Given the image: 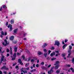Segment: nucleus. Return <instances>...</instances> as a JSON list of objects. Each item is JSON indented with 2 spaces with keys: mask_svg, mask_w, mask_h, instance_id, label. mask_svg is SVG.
<instances>
[{
  "mask_svg": "<svg viewBox=\"0 0 74 74\" xmlns=\"http://www.w3.org/2000/svg\"><path fill=\"white\" fill-rule=\"evenodd\" d=\"M67 45L66 44L64 45V46H63V49H64V48H65V47H67Z\"/></svg>",
  "mask_w": 74,
  "mask_h": 74,
  "instance_id": "nucleus-16",
  "label": "nucleus"
},
{
  "mask_svg": "<svg viewBox=\"0 0 74 74\" xmlns=\"http://www.w3.org/2000/svg\"><path fill=\"white\" fill-rule=\"evenodd\" d=\"M25 69L27 70H29V68L27 67V68H25Z\"/></svg>",
  "mask_w": 74,
  "mask_h": 74,
  "instance_id": "nucleus-38",
  "label": "nucleus"
},
{
  "mask_svg": "<svg viewBox=\"0 0 74 74\" xmlns=\"http://www.w3.org/2000/svg\"><path fill=\"white\" fill-rule=\"evenodd\" d=\"M69 49L70 50H71L72 49V46H69Z\"/></svg>",
  "mask_w": 74,
  "mask_h": 74,
  "instance_id": "nucleus-26",
  "label": "nucleus"
},
{
  "mask_svg": "<svg viewBox=\"0 0 74 74\" xmlns=\"http://www.w3.org/2000/svg\"><path fill=\"white\" fill-rule=\"evenodd\" d=\"M5 70H9L8 68H6V66H5Z\"/></svg>",
  "mask_w": 74,
  "mask_h": 74,
  "instance_id": "nucleus-56",
  "label": "nucleus"
},
{
  "mask_svg": "<svg viewBox=\"0 0 74 74\" xmlns=\"http://www.w3.org/2000/svg\"><path fill=\"white\" fill-rule=\"evenodd\" d=\"M10 25H11L10 24H9L8 25V28H10Z\"/></svg>",
  "mask_w": 74,
  "mask_h": 74,
  "instance_id": "nucleus-45",
  "label": "nucleus"
},
{
  "mask_svg": "<svg viewBox=\"0 0 74 74\" xmlns=\"http://www.w3.org/2000/svg\"><path fill=\"white\" fill-rule=\"evenodd\" d=\"M2 73H3V72H2V71H0V74H2Z\"/></svg>",
  "mask_w": 74,
  "mask_h": 74,
  "instance_id": "nucleus-60",
  "label": "nucleus"
},
{
  "mask_svg": "<svg viewBox=\"0 0 74 74\" xmlns=\"http://www.w3.org/2000/svg\"><path fill=\"white\" fill-rule=\"evenodd\" d=\"M41 64L44 65V62H42L41 63Z\"/></svg>",
  "mask_w": 74,
  "mask_h": 74,
  "instance_id": "nucleus-49",
  "label": "nucleus"
},
{
  "mask_svg": "<svg viewBox=\"0 0 74 74\" xmlns=\"http://www.w3.org/2000/svg\"><path fill=\"white\" fill-rule=\"evenodd\" d=\"M67 66L68 67H70V64H67Z\"/></svg>",
  "mask_w": 74,
  "mask_h": 74,
  "instance_id": "nucleus-55",
  "label": "nucleus"
},
{
  "mask_svg": "<svg viewBox=\"0 0 74 74\" xmlns=\"http://www.w3.org/2000/svg\"><path fill=\"white\" fill-rule=\"evenodd\" d=\"M70 69H71V71H72V72H74V69H73L72 68H70Z\"/></svg>",
  "mask_w": 74,
  "mask_h": 74,
  "instance_id": "nucleus-27",
  "label": "nucleus"
},
{
  "mask_svg": "<svg viewBox=\"0 0 74 74\" xmlns=\"http://www.w3.org/2000/svg\"><path fill=\"white\" fill-rule=\"evenodd\" d=\"M12 48L10 47V54L11 55H12Z\"/></svg>",
  "mask_w": 74,
  "mask_h": 74,
  "instance_id": "nucleus-20",
  "label": "nucleus"
},
{
  "mask_svg": "<svg viewBox=\"0 0 74 74\" xmlns=\"http://www.w3.org/2000/svg\"><path fill=\"white\" fill-rule=\"evenodd\" d=\"M6 66H3L1 68V70H3V69H5Z\"/></svg>",
  "mask_w": 74,
  "mask_h": 74,
  "instance_id": "nucleus-15",
  "label": "nucleus"
},
{
  "mask_svg": "<svg viewBox=\"0 0 74 74\" xmlns=\"http://www.w3.org/2000/svg\"><path fill=\"white\" fill-rule=\"evenodd\" d=\"M15 58L16 57H14V58H12V60H15Z\"/></svg>",
  "mask_w": 74,
  "mask_h": 74,
  "instance_id": "nucleus-33",
  "label": "nucleus"
},
{
  "mask_svg": "<svg viewBox=\"0 0 74 74\" xmlns=\"http://www.w3.org/2000/svg\"><path fill=\"white\" fill-rule=\"evenodd\" d=\"M55 56V52H53V53H51V54H50V56H51V57H53V56Z\"/></svg>",
  "mask_w": 74,
  "mask_h": 74,
  "instance_id": "nucleus-10",
  "label": "nucleus"
},
{
  "mask_svg": "<svg viewBox=\"0 0 74 74\" xmlns=\"http://www.w3.org/2000/svg\"><path fill=\"white\" fill-rule=\"evenodd\" d=\"M17 55H18V56H19V55H21V54H20V53H17Z\"/></svg>",
  "mask_w": 74,
  "mask_h": 74,
  "instance_id": "nucleus-37",
  "label": "nucleus"
},
{
  "mask_svg": "<svg viewBox=\"0 0 74 74\" xmlns=\"http://www.w3.org/2000/svg\"><path fill=\"white\" fill-rule=\"evenodd\" d=\"M10 32H11V30H12V25H10Z\"/></svg>",
  "mask_w": 74,
  "mask_h": 74,
  "instance_id": "nucleus-21",
  "label": "nucleus"
},
{
  "mask_svg": "<svg viewBox=\"0 0 74 74\" xmlns=\"http://www.w3.org/2000/svg\"><path fill=\"white\" fill-rule=\"evenodd\" d=\"M10 56V54H9V53H7V57H8V56Z\"/></svg>",
  "mask_w": 74,
  "mask_h": 74,
  "instance_id": "nucleus-52",
  "label": "nucleus"
},
{
  "mask_svg": "<svg viewBox=\"0 0 74 74\" xmlns=\"http://www.w3.org/2000/svg\"><path fill=\"white\" fill-rule=\"evenodd\" d=\"M53 68H54V66H53V67H51L50 70V71L53 73Z\"/></svg>",
  "mask_w": 74,
  "mask_h": 74,
  "instance_id": "nucleus-14",
  "label": "nucleus"
},
{
  "mask_svg": "<svg viewBox=\"0 0 74 74\" xmlns=\"http://www.w3.org/2000/svg\"><path fill=\"white\" fill-rule=\"evenodd\" d=\"M34 60H35V59H32L31 60V62H34Z\"/></svg>",
  "mask_w": 74,
  "mask_h": 74,
  "instance_id": "nucleus-23",
  "label": "nucleus"
},
{
  "mask_svg": "<svg viewBox=\"0 0 74 74\" xmlns=\"http://www.w3.org/2000/svg\"><path fill=\"white\" fill-rule=\"evenodd\" d=\"M56 53H59V51H56Z\"/></svg>",
  "mask_w": 74,
  "mask_h": 74,
  "instance_id": "nucleus-59",
  "label": "nucleus"
},
{
  "mask_svg": "<svg viewBox=\"0 0 74 74\" xmlns=\"http://www.w3.org/2000/svg\"><path fill=\"white\" fill-rule=\"evenodd\" d=\"M33 67H35V64H33Z\"/></svg>",
  "mask_w": 74,
  "mask_h": 74,
  "instance_id": "nucleus-57",
  "label": "nucleus"
},
{
  "mask_svg": "<svg viewBox=\"0 0 74 74\" xmlns=\"http://www.w3.org/2000/svg\"><path fill=\"white\" fill-rule=\"evenodd\" d=\"M31 59V58H30L29 57L28 58V62H30V59Z\"/></svg>",
  "mask_w": 74,
  "mask_h": 74,
  "instance_id": "nucleus-40",
  "label": "nucleus"
},
{
  "mask_svg": "<svg viewBox=\"0 0 74 74\" xmlns=\"http://www.w3.org/2000/svg\"><path fill=\"white\" fill-rule=\"evenodd\" d=\"M51 66V64H49L48 66L47 67L48 68H49Z\"/></svg>",
  "mask_w": 74,
  "mask_h": 74,
  "instance_id": "nucleus-39",
  "label": "nucleus"
},
{
  "mask_svg": "<svg viewBox=\"0 0 74 74\" xmlns=\"http://www.w3.org/2000/svg\"><path fill=\"white\" fill-rule=\"evenodd\" d=\"M4 58V56H3L1 58V62H0V64L1 63H2V61H3V62H5L6 61V59L5 58Z\"/></svg>",
  "mask_w": 74,
  "mask_h": 74,
  "instance_id": "nucleus-1",
  "label": "nucleus"
},
{
  "mask_svg": "<svg viewBox=\"0 0 74 74\" xmlns=\"http://www.w3.org/2000/svg\"><path fill=\"white\" fill-rule=\"evenodd\" d=\"M2 30H3V29L2 28H0V31H1Z\"/></svg>",
  "mask_w": 74,
  "mask_h": 74,
  "instance_id": "nucleus-58",
  "label": "nucleus"
},
{
  "mask_svg": "<svg viewBox=\"0 0 74 74\" xmlns=\"http://www.w3.org/2000/svg\"><path fill=\"white\" fill-rule=\"evenodd\" d=\"M27 53H28V54H29L30 53V52H29V51L28 50H27Z\"/></svg>",
  "mask_w": 74,
  "mask_h": 74,
  "instance_id": "nucleus-36",
  "label": "nucleus"
},
{
  "mask_svg": "<svg viewBox=\"0 0 74 74\" xmlns=\"http://www.w3.org/2000/svg\"><path fill=\"white\" fill-rule=\"evenodd\" d=\"M51 72H51V71H50V70L49 71H48V74H51Z\"/></svg>",
  "mask_w": 74,
  "mask_h": 74,
  "instance_id": "nucleus-28",
  "label": "nucleus"
},
{
  "mask_svg": "<svg viewBox=\"0 0 74 74\" xmlns=\"http://www.w3.org/2000/svg\"><path fill=\"white\" fill-rule=\"evenodd\" d=\"M60 70H58L56 71V73H57V74H59V73H60Z\"/></svg>",
  "mask_w": 74,
  "mask_h": 74,
  "instance_id": "nucleus-18",
  "label": "nucleus"
},
{
  "mask_svg": "<svg viewBox=\"0 0 74 74\" xmlns=\"http://www.w3.org/2000/svg\"><path fill=\"white\" fill-rule=\"evenodd\" d=\"M62 56L63 57H64V56H66V54L65 53H64L62 54Z\"/></svg>",
  "mask_w": 74,
  "mask_h": 74,
  "instance_id": "nucleus-25",
  "label": "nucleus"
},
{
  "mask_svg": "<svg viewBox=\"0 0 74 74\" xmlns=\"http://www.w3.org/2000/svg\"><path fill=\"white\" fill-rule=\"evenodd\" d=\"M1 33L2 36L4 35V33L3 32V31H2L1 32Z\"/></svg>",
  "mask_w": 74,
  "mask_h": 74,
  "instance_id": "nucleus-22",
  "label": "nucleus"
},
{
  "mask_svg": "<svg viewBox=\"0 0 74 74\" xmlns=\"http://www.w3.org/2000/svg\"><path fill=\"white\" fill-rule=\"evenodd\" d=\"M71 55V53H69L68 54V56H67V58H69V57H70V56Z\"/></svg>",
  "mask_w": 74,
  "mask_h": 74,
  "instance_id": "nucleus-30",
  "label": "nucleus"
},
{
  "mask_svg": "<svg viewBox=\"0 0 74 74\" xmlns=\"http://www.w3.org/2000/svg\"><path fill=\"white\" fill-rule=\"evenodd\" d=\"M10 22L11 24H13L14 23V21L13 19H12L10 21Z\"/></svg>",
  "mask_w": 74,
  "mask_h": 74,
  "instance_id": "nucleus-13",
  "label": "nucleus"
},
{
  "mask_svg": "<svg viewBox=\"0 0 74 74\" xmlns=\"http://www.w3.org/2000/svg\"><path fill=\"white\" fill-rule=\"evenodd\" d=\"M47 53H45L44 54V56L45 58L47 57Z\"/></svg>",
  "mask_w": 74,
  "mask_h": 74,
  "instance_id": "nucleus-19",
  "label": "nucleus"
},
{
  "mask_svg": "<svg viewBox=\"0 0 74 74\" xmlns=\"http://www.w3.org/2000/svg\"><path fill=\"white\" fill-rule=\"evenodd\" d=\"M33 70H34V71H36V69H34Z\"/></svg>",
  "mask_w": 74,
  "mask_h": 74,
  "instance_id": "nucleus-64",
  "label": "nucleus"
},
{
  "mask_svg": "<svg viewBox=\"0 0 74 74\" xmlns=\"http://www.w3.org/2000/svg\"><path fill=\"white\" fill-rule=\"evenodd\" d=\"M39 65H38V64H37L36 65V67H38L39 66Z\"/></svg>",
  "mask_w": 74,
  "mask_h": 74,
  "instance_id": "nucleus-51",
  "label": "nucleus"
},
{
  "mask_svg": "<svg viewBox=\"0 0 74 74\" xmlns=\"http://www.w3.org/2000/svg\"><path fill=\"white\" fill-rule=\"evenodd\" d=\"M54 45H57V46H59L60 45V42L58 40L55 41V44Z\"/></svg>",
  "mask_w": 74,
  "mask_h": 74,
  "instance_id": "nucleus-2",
  "label": "nucleus"
},
{
  "mask_svg": "<svg viewBox=\"0 0 74 74\" xmlns=\"http://www.w3.org/2000/svg\"><path fill=\"white\" fill-rule=\"evenodd\" d=\"M7 34V32H5V36H6Z\"/></svg>",
  "mask_w": 74,
  "mask_h": 74,
  "instance_id": "nucleus-43",
  "label": "nucleus"
},
{
  "mask_svg": "<svg viewBox=\"0 0 74 74\" xmlns=\"http://www.w3.org/2000/svg\"><path fill=\"white\" fill-rule=\"evenodd\" d=\"M59 66H59V65H58L56 66H55V69H58V68H59Z\"/></svg>",
  "mask_w": 74,
  "mask_h": 74,
  "instance_id": "nucleus-12",
  "label": "nucleus"
},
{
  "mask_svg": "<svg viewBox=\"0 0 74 74\" xmlns=\"http://www.w3.org/2000/svg\"><path fill=\"white\" fill-rule=\"evenodd\" d=\"M18 63H19L20 64H21V65H23V63L22 62V61H21V59H18Z\"/></svg>",
  "mask_w": 74,
  "mask_h": 74,
  "instance_id": "nucleus-4",
  "label": "nucleus"
},
{
  "mask_svg": "<svg viewBox=\"0 0 74 74\" xmlns=\"http://www.w3.org/2000/svg\"><path fill=\"white\" fill-rule=\"evenodd\" d=\"M37 63H39V60L38 59L37 60Z\"/></svg>",
  "mask_w": 74,
  "mask_h": 74,
  "instance_id": "nucleus-63",
  "label": "nucleus"
},
{
  "mask_svg": "<svg viewBox=\"0 0 74 74\" xmlns=\"http://www.w3.org/2000/svg\"><path fill=\"white\" fill-rule=\"evenodd\" d=\"M48 45L47 43H45L44 45L42 46V48H45V47H47Z\"/></svg>",
  "mask_w": 74,
  "mask_h": 74,
  "instance_id": "nucleus-9",
  "label": "nucleus"
},
{
  "mask_svg": "<svg viewBox=\"0 0 74 74\" xmlns=\"http://www.w3.org/2000/svg\"><path fill=\"white\" fill-rule=\"evenodd\" d=\"M3 8H6V5H3Z\"/></svg>",
  "mask_w": 74,
  "mask_h": 74,
  "instance_id": "nucleus-32",
  "label": "nucleus"
},
{
  "mask_svg": "<svg viewBox=\"0 0 74 74\" xmlns=\"http://www.w3.org/2000/svg\"><path fill=\"white\" fill-rule=\"evenodd\" d=\"M8 22H7L6 24V26H8Z\"/></svg>",
  "mask_w": 74,
  "mask_h": 74,
  "instance_id": "nucleus-54",
  "label": "nucleus"
},
{
  "mask_svg": "<svg viewBox=\"0 0 74 74\" xmlns=\"http://www.w3.org/2000/svg\"><path fill=\"white\" fill-rule=\"evenodd\" d=\"M4 41L5 42L6 44H4V42H3L2 43V44L3 45H4V46H6L7 45H8V44H9V42L7 43V40H6V39H5Z\"/></svg>",
  "mask_w": 74,
  "mask_h": 74,
  "instance_id": "nucleus-3",
  "label": "nucleus"
},
{
  "mask_svg": "<svg viewBox=\"0 0 74 74\" xmlns=\"http://www.w3.org/2000/svg\"><path fill=\"white\" fill-rule=\"evenodd\" d=\"M67 41L68 40L67 39H65L64 41L65 42H67Z\"/></svg>",
  "mask_w": 74,
  "mask_h": 74,
  "instance_id": "nucleus-53",
  "label": "nucleus"
},
{
  "mask_svg": "<svg viewBox=\"0 0 74 74\" xmlns=\"http://www.w3.org/2000/svg\"><path fill=\"white\" fill-rule=\"evenodd\" d=\"M14 39V36H11L10 37V40H11V41H12Z\"/></svg>",
  "mask_w": 74,
  "mask_h": 74,
  "instance_id": "nucleus-6",
  "label": "nucleus"
},
{
  "mask_svg": "<svg viewBox=\"0 0 74 74\" xmlns=\"http://www.w3.org/2000/svg\"><path fill=\"white\" fill-rule=\"evenodd\" d=\"M18 49V47H16V46H14V51L15 52H17V49Z\"/></svg>",
  "mask_w": 74,
  "mask_h": 74,
  "instance_id": "nucleus-5",
  "label": "nucleus"
},
{
  "mask_svg": "<svg viewBox=\"0 0 74 74\" xmlns=\"http://www.w3.org/2000/svg\"><path fill=\"white\" fill-rule=\"evenodd\" d=\"M54 49H55V48L53 47H52L51 48V49H52V50H53Z\"/></svg>",
  "mask_w": 74,
  "mask_h": 74,
  "instance_id": "nucleus-34",
  "label": "nucleus"
},
{
  "mask_svg": "<svg viewBox=\"0 0 74 74\" xmlns=\"http://www.w3.org/2000/svg\"><path fill=\"white\" fill-rule=\"evenodd\" d=\"M60 63V62L59 61H57L56 62V63L54 64V65H59Z\"/></svg>",
  "mask_w": 74,
  "mask_h": 74,
  "instance_id": "nucleus-7",
  "label": "nucleus"
},
{
  "mask_svg": "<svg viewBox=\"0 0 74 74\" xmlns=\"http://www.w3.org/2000/svg\"><path fill=\"white\" fill-rule=\"evenodd\" d=\"M13 57L14 58H16V53L15 52L14 53Z\"/></svg>",
  "mask_w": 74,
  "mask_h": 74,
  "instance_id": "nucleus-17",
  "label": "nucleus"
},
{
  "mask_svg": "<svg viewBox=\"0 0 74 74\" xmlns=\"http://www.w3.org/2000/svg\"><path fill=\"white\" fill-rule=\"evenodd\" d=\"M23 73H24V74H25V73H27V71H23Z\"/></svg>",
  "mask_w": 74,
  "mask_h": 74,
  "instance_id": "nucleus-41",
  "label": "nucleus"
},
{
  "mask_svg": "<svg viewBox=\"0 0 74 74\" xmlns=\"http://www.w3.org/2000/svg\"><path fill=\"white\" fill-rule=\"evenodd\" d=\"M47 68H45V67L44 68V70H47Z\"/></svg>",
  "mask_w": 74,
  "mask_h": 74,
  "instance_id": "nucleus-61",
  "label": "nucleus"
},
{
  "mask_svg": "<svg viewBox=\"0 0 74 74\" xmlns=\"http://www.w3.org/2000/svg\"><path fill=\"white\" fill-rule=\"evenodd\" d=\"M45 52H47V49H44L43 50Z\"/></svg>",
  "mask_w": 74,
  "mask_h": 74,
  "instance_id": "nucleus-31",
  "label": "nucleus"
},
{
  "mask_svg": "<svg viewBox=\"0 0 74 74\" xmlns=\"http://www.w3.org/2000/svg\"><path fill=\"white\" fill-rule=\"evenodd\" d=\"M55 59H56V58H53L51 59V60L52 61L53 60H55Z\"/></svg>",
  "mask_w": 74,
  "mask_h": 74,
  "instance_id": "nucleus-42",
  "label": "nucleus"
},
{
  "mask_svg": "<svg viewBox=\"0 0 74 74\" xmlns=\"http://www.w3.org/2000/svg\"><path fill=\"white\" fill-rule=\"evenodd\" d=\"M6 52L8 53L9 52H10V50L8 49H7Z\"/></svg>",
  "mask_w": 74,
  "mask_h": 74,
  "instance_id": "nucleus-47",
  "label": "nucleus"
},
{
  "mask_svg": "<svg viewBox=\"0 0 74 74\" xmlns=\"http://www.w3.org/2000/svg\"><path fill=\"white\" fill-rule=\"evenodd\" d=\"M29 65V63H27L25 64V66L27 67V66H28Z\"/></svg>",
  "mask_w": 74,
  "mask_h": 74,
  "instance_id": "nucleus-29",
  "label": "nucleus"
},
{
  "mask_svg": "<svg viewBox=\"0 0 74 74\" xmlns=\"http://www.w3.org/2000/svg\"><path fill=\"white\" fill-rule=\"evenodd\" d=\"M22 58L23 59H25V57L23 56H22Z\"/></svg>",
  "mask_w": 74,
  "mask_h": 74,
  "instance_id": "nucleus-35",
  "label": "nucleus"
},
{
  "mask_svg": "<svg viewBox=\"0 0 74 74\" xmlns=\"http://www.w3.org/2000/svg\"><path fill=\"white\" fill-rule=\"evenodd\" d=\"M18 29L16 28L14 29L13 31V32L14 33H17V32H18Z\"/></svg>",
  "mask_w": 74,
  "mask_h": 74,
  "instance_id": "nucleus-8",
  "label": "nucleus"
},
{
  "mask_svg": "<svg viewBox=\"0 0 74 74\" xmlns=\"http://www.w3.org/2000/svg\"><path fill=\"white\" fill-rule=\"evenodd\" d=\"M18 66L16 65V66L15 68H16V69H18Z\"/></svg>",
  "mask_w": 74,
  "mask_h": 74,
  "instance_id": "nucleus-50",
  "label": "nucleus"
},
{
  "mask_svg": "<svg viewBox=\"0 0 74 74\" xmlns=\"http://www.w3.org/2000/svg\"><path fill=\"white\" fill-rule=\"evenodd\" d=\"M1 10H2V7H1V8L0 9V10L1 11Z\"/></svg>",
  "mask_w": 74,
  "mask_h": 74,
  "instance_id": "nucleus-62",
  "label": "nucleus"
},
{
  "mask_svg": "<svg viewBox=\"0 0 74 74\" xmlns=\"http://www.w3.org/2000/svg\"><path fill=\"white\" fill-rule=\"evenodd\" d=\"M47 60H49L51 59V58H49V57H48L47 58Z\"/></svg>",
  "mask_w": 74,
  "mask_h": 74,
  "instance_id": "nucleus-44",
  "label": "nucleus"
},
{
  "mask_svg": "<svg viewBox=\"0 0 74 74\" xmlns=\"http://www.w3.org/2000/svg\"><path fill=\"white\" fill-rule=\"evenodd\" d=\"M3 73H4V74H7V72L6 71H4L3 72Z\"/></svg>",
  "mask_w": 74,
  "mask_h": 74,
  "instance_id": "nucleus-46",
  "label": "nucleus"
},
{
  "mask_svg": "<svg viewBox=\"0 0 74 74\" xmlns=\"http://www.w3.org/2000/svg\"><path fill=\"white\" fill-rule=\"evenodd\" d=\"M60 54H56V56H58V55H59Z\"/></svg>",
  "mask_w": 74,
  "mask_h": 74,
  "instance_id": "nucleus-48",
  "label": "nucleus"
},
{
  "mask_svg": "<svg viewBox=\"0 0 74 74\" xmlns=\"http://www.w3.org/2000/svg\"><path fill=\"white\" fill-rule=\"evenodd\" d=\"M38 55H42L43 54L41 52V51H38Z\"/></svg>",
  "mask_w": 74,
  "mask_h": 74,
  "instance_id": "nucleus-11",
  "label": "nucleus"
},
{
  "mask_svg": "<svg viewBox=\"0 0 74 74\" xmlns=\"http://www.w3.org/2000/svg\"><path fill=\"white\" fill-rule=\"evenodd\" d=\"M68 53H71V50H68Z\"/></svg>",
  "mask_w": 74,
  "mask_h": 74,
  "instance_id": "nucleus-24",
  "label": "nucleus"
}]
</instances>
